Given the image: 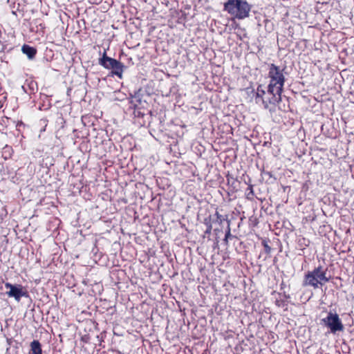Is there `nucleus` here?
Segmentation results:
<instances>
[{"label":"nucleus","instance_id":"obj_10","mask_svg":"<svg viewBox=\"0 0 354 354\" xmlns=\"http://www.w3.org/2000/svg\"><path fill=\"white\" fill-rule=\"evenodd\" d=\"M30 354H42L41 344L38 340L31 342Z\"/></svg>","mask_w":354,"mask_h":354},{"label":"nucleus","instance_id":"obj_1","mask_svg":"<svg viewBox=\"0 0 354 354\" xmlns=\"http://www.w3.org/2000/svg\"><path fill=\"white\" fill-rule=\"evenodd\" d=\"M223 10L236 19H244L249 17L251 6L245 0H227Z\"/></svg>","mask_w":354,"mask_h":354},{"label":"nucleus","instance_id":"obj_9","mask_svg":"<svg viewBox=\"0 0 354 354\" xmlns=\"http://www.w3.org/2000/svg\"><path fill=\"white\" fill-rule=\"evenodd\" d=\"M22 52L27 55L29 59H33L37 54V49L28 44H24L21 48Z\"/></svg>","mask_w":354,"mask_h":354},{"label":"nucleus","instance_id":"obj_6","mask_svg":"<svg viewBox=\"0 0 354 354\" xmlns=\"http://www.w3.org/2000/svg\"><path fill=\"white\" fill-rule=\"evenodd\" d=\"M323 323L330 328L332 333L344 330V325L337 313H328L326 317L322 319Z\"/></svg>","mask_w":354,"mask_h":354},{"label":"nucleus","instance_id":"obj_7","mask_svg":"<svg viewBox=\"0 0 354 354\" xmlns=\"http://www.w3.org/2000/svg\"><path fill=\"white\" fill-rule=\"evenodd\" d=\"M5 287L8 291L6 292L9 297H13L17 301H19L22 297H27V292L21 285H13L6 283Z\"/></svg>","mask_w":354,"mask_h":354},{"label":"nucleus","instance_id":"obj_3","mask_svg":"<svg viewBox=\"0 0 354 354\" xmlns=\"http://www.w3.org/2000/svg\"><path fill=\"white\" fill-rule=\"evenodd\" d=\"M99 64L104 68L111 70L112 75L121 78L124 71V65L115 59L108 57L106 51L104 50L102 57L99 59Z\"/></svg>","mask_w":354,"mask_h":354},{"label":"nucleus","instance_id":"obj_2","mask_svg":"<svg viewBox=\"0 0 354 354\" xmlns=\"http://www.w3.org/2000/svg\"><path fill=\"white\" fill-rule=\"evenodd\" d=\"M328 281L329 279L326 277V271L321 267H318L306 275L304 285L317 288L319 286L325 284Z\"/></svg>","mask_w":354,"mask_h":354},{"label":"nucleus","instance_id":"obj_8","mask_svg":"<svg viewBox=\"0 0 354 354\" xmlns=\"http://www.w3.org/2000/svg\"><path fill=\"white\" fill-rule=\"evenodd\" d=\"M35 27L32 28V30L43 36L45 33L46 24L41 19H36L33 21Z\"/></svg>","mask_w":354,"mask_h":354},{"label":"nucleus","instance_id":"obj_5","mask_svg":"<svg viewBox=\"0 0 354 354\" xmlns=\"http://www.w3.org/2000/svg\"><path fill=\"white\" fill-rule=\"evenodd\" d=\"M257 100H261L266 108L269 104H275L281 98V93L283 90H257Z\"/></svg>","mask_w":354,"mask_h":354},{"label":"nucleus","instance_id":"obj_4","mask_svg":"<svg viewBox=\"0 0 354 354\" xmlns=\"http://www.w3.org/2000/svg\"><path fill=\"white\" fill-rule=\"evenodd\" d=\"M268 88H283L285 77L282 71L274 64L269 66Z\"/></svg>","mask_w":354,"mask_h":354},{"label":"nucleus","instance_id":"obj_12","mask_svg":"<svg viewBox=\"0 0 354 354\" xmlns=\"http://www.w3.org/2000/svg\"><path fill=\"white\" fill-rule=\"evenodd\" d=\"M239 25L238 24H235V25H234V28H238V27H239Z\"/></svg>","mask_w":354,"mask_h":354},{"label":"nucleus","instance_id":"obj_11","mask_svg":"<svg viewBox=\"0 0 354 354\" xmlns=\"http://www.w3.org/2000/svg\"><path fill=\"white\" fill-rule=\"evenodd\" d=\"M37 82L31 77H28L22 86V88H37Z\"/></svg>","mask_w":354,"mask_h":354}]
</instances>
